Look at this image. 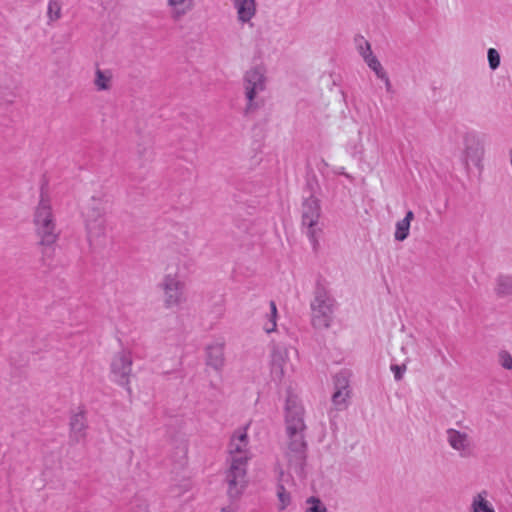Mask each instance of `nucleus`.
Wrapping results in <instances>:
<instances>
[{
    "instance_id": "nucleus-1",
    "label": "nucleus",
    "mask_w": 512,
    "mask_h": 512,
    "mask_svg": "<svg viewBox=\"0 0 512 512\" xmlns=\"http://www.w3.org/2000/svg\"><path fill=\"white\" fill-rule=\"evenodd\" d=\"M286 446L283 456L276 463L282 482L305 476L306 442L304 408L296 394L289 393L285 400Z\"/></svg>"
},
{
    "instance_id": "nucleus-2",
    "label": "nucleus",
    "mask_w": 512,
    "mask_h": 512,
    "mask_svg": "<svg viewBox=\"0 0 512 512\" xmlns=\"http://www.w3.org/2000/svg\"><path fill=\"white\" fill-rule=\"evenodd\" d=\"M299 352L289 343H273L269 353V374L279 384H285L296 370L295 360Z\"/></svg>"
},
{
    "instance_id": "nucleus-3",
    "label": "nucleus",
    "mask_w": 512,
    "mask_h": 512,
    "mask_svg": "<svg viewBox=\"0 0 512 512\" xmlns=\"http://www.w3.org/2000/svg\"><path fill=\"white\" fill-rule=\"evenodd\" d=\"M185 286L179 265L168 267L159 283L163 305L168 309L181 306L186 301Z\"/></svg>"
},
{
    "instance_id": "nucleus-4",
    "label": "nucleus",
    "mask_w": 512,
    "mask_h": 512,
    "mask_svg": "<svg viewBox=\"0 0 512 512\" xmlns=\"http://www.w3.org/2000/svg\"><path fill=\"white\" fill-rule=\"evenodd\" d=\"M34 225L41 242L46 245L54 243L57 239L55 221L52 212L51 200L41 196L34 213Z\"/></svg>"
},
{
    "instance_id": "nucleus-5",
    "label": "nucleus",
    "mask_w": 512,
    "mask_h": 512,
    "mask_svg": "<svg viewBox=\"0 0 512 512\" xmlns=\"http://www.w3.org/2000/svg\"><path fill=\"white\" fill-rule=\"evenodd\" d=\"M301 225L310 242L316 246L322 233L321 206L318 199L310 197L303 202Z\"/></svg>"
},
{
    "instance_id": "nucleus-6",
    "label": "nucleus",
    "mask_w": 512,
    "mask_h": 512,
    "mask_svg": "<svg viewBox=\"0 0 512 512\" xmlns=\"http://www.w3.org/2000/svg\"><path fill=\"white\" fill-rule=\"evenodd\" d=\"M133 359L129 350L116 352L110 361L109 379L121 387H128L132 376Z\"/></svg>"
},
{
    "instance_id": "nucleus-7",
    "label": "nucleus",
    "mask_w": 512,
    "mask_h": 512,
    "mask_svg": "<svg viewBox=\"0 0 512 512\" xmlns=\"http://www.w3.org/2000/svg\"><path fill=\"white\" fill-rule=\"evenodd\" d=\"M334 300L325 292H319L311 302L312 323L323 329L331 325L334 314Z\"/></svg>"
},
{
    "instance_id": "nucleus-8",
    "label": "nucleus",
    "mask_w": 512,
    "mask_h": 512,
    "mask_svg": "<svg viewBox=\"0 0 512 512\" xmlns=\"http://www.w3.org/2000/svg\"><path fill=\"white\" fill-rule=\"evenodd\" d=\"M228 453L230 462L249 463L252 459L247 426L241 427L234 432L230 440Z\"/></svg>"
},
{
    "instance_id": "nucleus-9",
    "label": "nucleus",
    "mask_w": 512,
    "mask_h": 512,
    "mask_svg": "<svg viewBox=\"0 0 512 512\" xmlns=\"http://www.w3.org/2000/svg\"><path fill=\"white\" fill-rule=\"evenodd\" d=\"M248 463L230 462L229 469L226 474L228 485V494L232 498L240 497L248 486L247 476Z\"/></svg>"
},
{
    "instance_id": "nucleus-10",
    "label": "nucleus",
    "mask_w": 512,
    "mask_h": 512,
    "mask_svg": "<svg viewBox=\"0 0 512 512\" xmlns=\"http://www.w3.org/2000/svg\"><path fill=\"white\" fill-rule=\"evenodd\" d=\"M445 435L450 448L457 452L461 457H467L472 454L473 441L467 432L455 428H449L446 430Z\"/></svg>"
},
{
    "instance_id": "nucleus-11",
    "label": "nucleus",
    "mask_w": 512,
    "mask_h": 512,
    "mask_svg": "<svg viewBox=\"0 0 512 512\" xmlns=\"http://www.w3.org/2000/svg\"><path fill=\"white\" fill-rule=\"evenodd\" d=\"M484 148L480 141L469 139L464 152V164L468 172H481L483 169Z\"/></svg>"
},
{
    "instance_id": "nucleus-12",
    "label": "nucleus",
    "mask_w": 512,
    "mask_h": 512,
    "mask_svg": "<svg viewBox=\"0 0 512 512\" xmlns=\"http://www.w3.org/2000/svg\"><path fill=\"white\" fill-rule=\"evenodd\" d=\"M245 89L249 105L251 106L255 94L264 89V76L260 69L256 68L247 72Z\"/></svg>"
},
{
    "instance_id": "nucleus-13",
    "label": "nucleus",
    "mask_w": 512,
    "mask_h": 512,
    "mask_svg": "<svg viewBox=\"0 0 512 512\" xmlns=\"http://www.w3.org/2000/svg\"><path fill=\"white\" fill-rule=\"evenodd\" d=\"M414 217L413 211L408 210L402 219L396 221L393 233V237L396 242H403L409 237L411 223L414 220Z\"/></svg>"
},
{
    "instance_id": "nucleus-14",
    "label": "nucleus",
    "mask_w": 512,
    "mask_h": 512,
    "mask_svg": "<svg viewBox=\"0 0 512 512\" xmlns=\"http://www.w3.org/2000/svg\"><path fill=\"white\" fill-rule=\"evenodd\" d=\"M366 50L361 51V56L364 58L366 64L369 66L370 69H372L378 78L385 81L386 85H390V81L386 75V72L384 71L381 63L379 60L373 55L371 51V47L368 41H364Z\"/></svg>"
},
{
    "instance_id": "nucleus-15",
    "label": "nucleus",
    "mask_w": 512,
    "mask_h": 512,
    "mask_svg": "<svg viewBox=\"0 0 512 512\" xmlns=\"http://www.w3.org/2000/svg\"><path fill=\"white\" fill-rule=\"evenodd\" d=\"M113 78L114 76L111 70L97 67L93 81L96 90L109 91L113 86Z\"/></svg>"
},
{
    "instance_id": "nucleus-16",
    "label": "nucleus",
    "mask_w": 512,
    "mask_h": 512,
    "mask_svg": "<svg viewBox=\"0 0 512 512\" xmlns=\"http://www.w3.org/2000/svg\"><path fill=\"white\" fill-rule=\"evenodd\" d=\"M238 19L241 22L250 21L256 12L255 0H234Z\"/></svg>"
},
{
    "instance_id": "nucleus-17",
    "label": "nucleus",
    "mask_w": 512,
    "mask_h": 512,
    "mask_svg": "<svg viewBox=\"0 0 512 512\" xmlns=\"http://www.w3.org/2000/svg\"><path fill=\"white\" fill-rule=\"evenodd\" d=\"M470 512H496L492 503L487 498L486 492H480L472 497Z\"/></svg>"
},
{
    "instance_id": "nucleus-18",
    "label": "nucleus",
    "mask_w": 512,
    "mask_h": 512,
    "mask_svg": "<svg viewBox=\"0 0 512 512\" xmlns=\"http://www.w3.org/2000/svg\"><path fill=\"white\" fill-rule=\"evenodd\" d=\"M207 364L219 369L224 364V349L220 344H212L207 348Z\"/></svg>"
},
{
    "instance_id": "nucleus-19",
    "label": "nucleus",
    "mask_w": 512,
    "mask_h": 512,
    "mask_svg": "<svg viewBox=\"0 0 512 512\" xmlns=\"http://www.w3.org/2000/svg\"><path fill=\"white\" fill-rule=\"evenodd\" d=\"M275 473L277 478H279L276 470ZM303 478L304 476L302 478H295L289 482H282L280 479H278V481L281 483L277 488L278 509L280 511L285 510L291 504L292 500L291 494L285 489L284 484L295 483L297 480H302Z\"/></svg>"
},
{
    "instance_id": "nucleus-20",
    "label": "nucleus",
    "mask_w": 512,
    "mask_h": 512,
    "mask_svg": "<svg viewBox=\"0 0 512 512\" xmlns=\"http://www.w3.org/2000/svg\"><path fill=\"white\" fill-rule=\"evenodd\" d=\"M512 280L509 274L499 275L495 279L494 293L498 298H506L510 295Z\"/></svg>"
},
{
    "instance_id": "nucleus-21",
    "label": "nucleus",
    "mask_w": 512,
    "mask_h": 512,
    "mask_svg": "<svg viewBox=\"0 0 512 512\" xmlns=\"http://www.w3.org/2000/svg\"><path fill=\"white\" fill-rule=\"evenodd\" d=\"M303 512H328V508L319 497L309 496L304 501Z\"/></svg>"
},
{
    "instance_id": "nucleus-22",
    "label": "nucleus",
    "mask_w": 512,
    "mask_h": 512,
    "mask_svg": "<svg viewBox=\"0 0 512 512\" xmlns=\"http://www.w3.org/2000/svg\"><path fill=\"white\" fill-rule=\"evenodd\" d=\"M169 5L173 9V17L178 19L191 9L192 2L191 0H169Z\"/></svg>"
},
{
    "instance_id": "nucleus-23",
    "label": "nucleus",
    "mask_w": 512,
    "mask_h": 512,
    "mask_svg": "<svg viewBox=\"0 0 512 512\" xmlns=\"http://www.w3.org/2000/svg\"><path fill=\"white\" fill-rule=\"evenodd\" d=\"M62 3L60 0H49L47 7V16L54 22L61 18Z\"/></svg>"
},
{
    "instance_id": "nucleus-24",
    "label": "nucleus",
    "mask_w": 512,
    "mask_h": 512,
    "mask_svg": "<svg viewBox=\"0 0 512 512\" xmlns=\"http://www.w3.org/2000/svg\"><path fill=\"white\" fill-rule=\"evenodd\" d=\"M497 362L504 369L512 368V356L508 349H501L497 354Z\"/></svg>"
},
{
    "instance_id": "nucleus-25",
    "label": "nucleus",
    "mask_w": 512,
    "mask_h": 512,
    "mask_svg": "<svg viewBox=\"0 0 512 512\" xmlns=\"http://www.w3.org/2000/svg\"><path fill=\"white\" fill-rule=\"evenodd\" d=\"M276 314H277V308L274 303H271V315L267 323L264 325V330L266 333H272L276 330L277 323H276Z\"/></svg>"
},
{
    "instance_id": "nucleus-26",
    "label": "nucleus",
    "mask_w": 512,
    "mask_h": 512,
    "mask_svg": "<svg viewBox=\"0 0 512 512\" xmlns=\"http://www.w3.org/2000/svg\"><path fill=\"white\" fill-rule=\"evenodd\" d=\"M488 62L491 69L495 70L500 65V55L496 49L490 48L488 50Z\"/></svg>"
},
{
    "instance_id": "nucleus-27",
    "label": "nucleus",
    "mask_w": 512,
    "mask_h": 512,
    "mask_svg": "<svg viewBox=\"0 0 512 512\" xmlns=\"http://www.w3.org/2000/svg\"><path fill=\"white\" fill-rule=\"evenodd\" d=\"M348 394L349 393H348V390L346 387H343L342 389L337 390L333 394L334 403L337 405L343 404L346 401Z\"/></svg>"
},
{
    "instance_id": "nucleus-28",
    "label": "nucleus",
    "mask_w": 512,
    "mask_h": 512,
    "mask_svg": "<svg viewBox=\"0 0 512 512\" xmlns=\"http://www.w3.org/2000/svg\"><path fill=\"white\" fill-rule=\"evenodd\" d=\"M71 427L73 430L80 432L84 429V418L82 415H75L71 420Z\"/></svg>"
},
{
    "instance_id": "nucleus-29",
    "label": "nucleus",
    "mask_w": 512,
    "mask_h": 512,
    "mask_svg": "<svg viewBox=\"0 0 512 512\" xmlns=\"http://www.w3.org/2000/svg\"><path fill=\"white\" fill-rule=\"evenodd\" d=\"M406 370H407V367H406L405 364H403V365H391V371L393 372L394 378L397 381H400L403 378Z\"/></svg>"
},
{
    "instance_id": "nucleus-30",
    "label": "nucleus",
    "mask_w": 512,
    "mask_h": 512,
    "mask_svg": "<svg viewBox=\"0 0 512 512\" xmlns=\"http://www.w3.org/2000/svg\"><path fill=\"white\" fill-rule=\"evenodd\" d=\"M104 226V222H103V219L102 217L100 216V218L98 220H95V221H92V222H88L87 223V227L90 231H92L93 229L95 228H99V229H102Z\"/></svg>"
},
{
    "instance_id": "nucleus-31",
    "label": "nucleus",
    "mask_w": 512,
    "mask_h": 512,
    "mask_svg": "<svg viewBox=\"0 0 512 512\" xmlns=\"http://www.w3.org/2000/svg\"><path fill=\"white\" fill-rule=\"evenodd\" d=\"M364 41H366L363 37H360L357 42H358V49H359V52L361 53V51H365L366 50V46H365V43Z\"/></svg>"
},
{
    "instance_id": "nucleus-32",
    "label": "nucleus",
    "mask_w": 512,
    "mask_h": 512,
    "mask_svg": "<svg viewBox=\"0 0 512 512\" xmlns=\"http://www.w3.org/2000/svg\"><path fill=\"white\" fill-rule=\"evenodd\" d=\"M220 512H237V509L233 505H228L223 507Z\"/></svg>"
},
{
    "instance_id": "nucleus-33",
    "label": "nucleus",
    "mask_w": 512,
    "mask_h": 512,
    "mask_svg": "<svg viewBox=\"0 0 512 512\" xmlns=\"http://www.w3.org/2000/svg\"><path fill=\"white\" fill-rule=\"evenodd\" d=\"M335 173L336 174H339V175H344V176H347L348 177V174L345 172V168L344 167H337L335 169Z\"/></svg>"
}]
</instances>
